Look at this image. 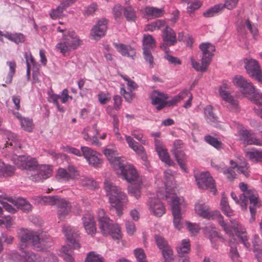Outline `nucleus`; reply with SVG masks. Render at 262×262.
<instances>
[{"mask_svg": "<svg viewBox=\"0 0 262 262\" xmlns=\"http://www.w3.org/2000/svg\"><path fill=\"white\" fill-rule=\"evenodd\" d=\"M197 185L200 189H209L213 194L217 190L214 180L208 172H203L194 174Z\"/></svg>", "mask_w": 262, "mask_h": 262, "instance_id": "9d476101", "label": "nucleus"}, {"mask_svg": "<svg viewBox=\"0 0 262 262\" xmlns=\"http://www.w3.org/2000/svg\"><path fill=\"white\" fill-rule=\"evenodd\" d=\"M12 161L18 168L23 169L32 170L33 172L38 166L37 160L29 156L15 155L12 158Z\"/></svg>", "mask_w": 262, "mask_h": 262, "instance_id": "f8f14e48", "label": "nucleus"}, {"mask_svg": "<svg viewBox=\"0 0 262 262\" xmlns=\"http://www.w3.org/2000/svg\"><path fill=\"white\" fill-rule=\"evenodd\" d=\"M239 187L243 192L242 194L240 195V200L242 202L241 208L243 210H247L248 203L249 201V209L251 215L250 222H254L256 210L261 206L258 195L254 190L248 189L247 185L244 183H240Z\"/></svg>", "mask_w": 262, "mask_h": 262, "instance_id": "20e7f679", "label": "nucleus"}, {"mask_svg": "<svg viewBox=\"0 0 262 262\" xmlns=\"http://www.w3.org/2000/svg\"><path fill=\"white\" fill-rule=\"evenodd\" d=\"M39 202L43 205H56V203L60 198L54 196H47L39 197Z\"/></svg>", "mask_w": 262, "mask_h": 262, "instance_id": "e433bc0d", "label": "nucleus"}, {"mask_svg": "<svg viewBox=\"0 0 262 262\" xmlns=\"http://www.w3.org/2000/svg\"><path fill=\"white\" fill-rule=\"evenodd\" d=\"M156 47V40L150 35H144L143 38V50H152Z\"/></svg>", "mask_w": 262, "mask_h": 262, "instance_id": "f704fd0d", "label": "nucleus"}, {"mask_svg": "<svg viewBox=\"0 0 262 262\" xmlns=\"http://www.w3.org/2000/svg\"><path fill=\"white\" fill-rule=\"evenodd\" d=\"M200 49L202 52L203 56L201 60V64L195 60L193 58H191L192 67L197 71L202 72H206L210 64L213 53L215 51V47L209 42H203L200 45Z\"/></svg>", "mask_w": 262, "mask_h": 262, "instance_id": "6e6552de", "label": "nucleus"}, {"mask_svg": "<svg viewBox=\"0 0 262 262\" xmlns=\"http://www.w3.org/2000/svg\"><path fill=\"white\" fill-rule=\"evenodd\" d=\"M80 184L89 189H93L97 188L98 186L97 183L93 179L88 177H82L80 179Z\"/></svg>", "mask_w": 262, "mask_h": 262, "instance_id": "ea45409f", "label": "nucleus"}, {"mask_svg": "<svg viewBox=\"0 0 262 262\" xmlns=\"http://www.w3.org/2000/svg\"><path fill=\"white\" fill-rule=\"evenodd\" d=\"M175 157L177 161L180 165L181 168L184 171H186V166L185 165V155L183 151H178L175 152Z\"/></svg>", "mask_w": 262, "mask_h": 262, "instance_id": "603ef678", "label": "nucleus"}, {"mask_svg": "<svg viewBox=\"0 0 262 262\" xmlns=\"http://www.w3.org/2000/svg\"><path fill=\"white\" fill-rule=\"evenodd\" d=\"M183 198L173 195L171 198L170 206L174 227L180 230L183 228L182 210L185 207Z\"/></svg>", "mask_w": 262, "mask_h": 262, "instance_id": "1a4fd4ad", "label": "nucleus"}, {"mask_svg": "<svg viewBox=\"0 0 262 262\" xmlns=\"http://www.w3.org/2000/svg\"><path fill=\"white\" fill-rule=\"evenodd\" d=\"M107 20L106 19L99 20L91 30V36L94 39H98L103 36L107 30Z\"/></svg>", "mask_w": 262, "mask_h": 262, "instance_id": "4be33fe9", "label": "nucleus"}, {"mask_svg": "<svg viewBox=\"0 0 262 262\" xmlns=\"http://www.w3.org/2000/svg\"><path fill=\"white\" fill-rule=\"evenodd\" d=\"M245 67L248 74L262 84V70L258 62L255 59L247 60Z\"/></svg>", "mask_w": 262, "mask_h": 262, "instance_id": "2eb2a0df", "label": "nucleus"}, {"mask_svg": "<svg viewBox=\"0 0 262 262\" xmlns=\"http://www.w3.org/2000/svg\"><path fill=\"white\" fill-rule=\"evenodd\" d=\"M230 164L232 168H229L226 170H224L223 173L226 176L227 178L230 181H233L236 178V174L233 169L237 168V171L239 173H243L245 177H248L249 175V167L248 164L245 160H241L240 163L236 162L233 160H230Z\"/></svg>", "mask_w": 262, "mask_h": 262, "instance_id": "9b49d317", "label": "nucleus"}, {"mask_svg": "<svg viewBox=\"0 0 262 262\" xmlns=\"http://www.w3.org/2000/svg\"><path fill=\"white\" fill-rule=\"evenodd\" d=\"M97 219L99 229L102 233L106 236L111 235L116 240H119L122 237L120 227L115 224L106 215L104 209H99L97 212Z\"/></svg>", "mask_w": 262, "mask_h": 262, "instance_id": "423d86ee", "label": "nucleus"}, {"mask_svg": "<svg viewBox=\"0 0 262 262\" xmlns=\"http://www.w3.org/2000/svg\"><path fill=\"white\" fill-rule=\"evenodd\" d=\"M161 251L165 262H171L173 259V251L169 246L166 247Z\"/></svg>", "mask_w": 262, "mask_h": 262, "instance_id": "5fc2aeb1", "label": "nucleus"}, {"mask_svg": "<svg viewBox=\"0 0 262 262\" xmlns=\"http://www.w3.org/2000/svg\"><path fill=\"white\" fill-rule=\"evenodd\" d=\"M253 250L258 262H262V249L261 239L258 235H255L252 240Z\"/></svg>", "mask_w": 262, "mask_h": 262, "instance_id": "c85d7f7f", "label": "nucleus"}, {"mask_svg": "<svg viewBox=\"0 0 262 262\" xmlns=\"http://www.w3.org/2000/svg\"><path fill=\"white\" fill-rule=\"evenodd\" d=\"M131 135L137 140L141 142L142 144L146 145L147 144L146 140L142 139L143 134L141 130L139 129H134L132 130Z\"/></svg>", "mask_w": 262, "mask_h": 262, "instance_id": "bf43d9fd", "label": "nucleus"}, {"mask_svg": "<svg viewBox=\"0 0 262 262\" xmlns=\"http://www.w3.org/2000/svg\"><path fill=\"white\" fill-rule=\"evenodd\" d=\"M125 140L128 146L138 154H143L145 152L144 147L129 136H125Z\"/></svg>", "mask_w": 262, "mask_h": 262, "instance_id": "c756f323", "label": "nucleus"}, {"mask_svg": "<svg viewBox=\"0 0 262 262\" xmlns=\"http://www.w3.org/2000/svg\"><path fill=\"white\" fill-rule=\"evenodd\" d=\"M164 179L165 180V182H164L165 186V189L166 191V194L165 195L166 199H167L169 196L167 194V190H168V187L169 186V184L171 183L172 180H173V176L172 172V171L170 169L166 170L164 172Z\"/></svg>", "mask_w": 262, "mask_h": 262, "instance_id": "3c124183", "label": "nucleus"}, {"mask_svg": "<svg viewBox=\"0 0 262 262\" xmlns=\"http://www.w3.org/2000/svg\"><path fill=\"white\" fill-rule=\"evenodd\" d=\"M191 93L188 90H184L178 95L173 97L170 101H169L170 104L173 105L179 102L180 101L183 100L187 97H189Z\"/></svg>", "mask_w": 262, "mask_h": 262, "instance_id": "de8ad7c7", "label": "nucleus"}, {"mask_svg": "<svg viewBox=\"0 0 262 262\" xmlns=\"http://www.w3.org/2000/svg\"><path fill=\"white\" fill-rule=\"evenodd\" d=\"M226 103L227 107L232 112H237L239 111L238 101L234 99L231 94H223L221 97Z\"/></svg>", "mask_w": 262, "mask_h": 262, "instance_id": "cd10ccee", "label": "nucleus"}, {"mask_svg": "<svg viewBox=\"0 0 262 262\" xmlns=\"http://www.w3.org/2000/svg\"><path fill=\"white\" fill-rule=\"evenodd\" d=\"M223 10L222 4H219L214 6L203 13V16L205 17H211L221 12Z\"/></svg>", "mask_w": 262, "mask_h": 262, "instance_id": "a19ab883", "label": "nucleus"}, {"mask_svg": "<svg viewBox=\"0 0 262 262\" xmlns=\"http://www.w3.org/2000/svg\"><path fill=\"white\" fill-rule=\"evenodd\" d=\"M8 202L12 203L14 206H16L25 212H29L32 209L31 205L23 198H18L17 200L12 198L8 199Z\"/></svg>", "mask_w": 262, "mask_h": 262, "instance_id": "bb28decb", "label": "nucleus"}, {"mask_svg": "<svg viewBox=\"0 0 262 262\" xmlns=\"http://www.w3.org/2000/svg\"><path fill=\"white\" fill-rule=\"evenodd\" d=\"M123 14L128 21H135L136 19V11L130 6L124 8Z\"/></svg>", "mask_w": 262, "mask_h": 262, "instance_id": "4c0bfd02", "label": "nucleus"}, {"mask_svg": "<svg viewBox=\"0 0 262 262\" xmlns=\"http://www.w3.org/2000/svg\"><path fill=\"white\" fill-rule=\"evenodd\" d=\"M143 57L150 68H153L155 64L154 58L151 53V50H143Z\"/></svg>", "mask_w": 262, "mask_h": 262, "instance_id": "864d4df0", "label": "nucleus"}, {"mask_svg": "<svg viewBox=\"0 0 262 262\" xmlns=\"http://www.w3.org/2000/svg\"><path fill=\"white\" fill-rule=\"evenodd\" d=\"M155 148L161 161L168 165H172L173 162L170 159L167 150L160 140L155 139Z\"/></svg>", "mask_w": 262, "mask_h": 262, "instance_id": "393cba45", "label": "nucleus"}, {"mask_svg": "<svg viewBox=\"0 0 262 262\" xmlns=\"http://www.w3.org/2000/svg\"><path fill=\"white\" fill-rule=\"evenodd\" d=\"M8 140L6 142V147L9 146H14V147L20 148V144L18 142L16 135L14 133H10L8 134Z\"/></svg>", "mask_w": 262, "mask_h": 262, "instance_id": "37998d69", "label": "nucleus"}, {"mask_svg": "<svg viewBox=\"0 0 262 262\" xmlns=\"http://www.w3.org/2000/svg\"><path fill=\"white\" fill-rule=\"evenodd\" d=\"M52 172L51 166L46 165H38L34 171V174H32L30 176V179L32 181L39 182L48 178L51 175Z\"/></svg>", "mask_w": 262, "mask_h": 262, "instance_id": "dca6fc26", "label": "nucleus"}, {"mask_svg": "<svg viewBox=\"0 0 262 262\" xmlns=\"http://www.w3.org/2000/svg\"><path fill=\"white\" fill-rule=\"evenodd\" d=\"M120 93L122 95H123L126 101L128 102H131L135 96L133 91H126L124 85H123L120 89Z\"/></svg>", "mask_w": 262, "mask_h": 262, "instance_id": "e2e57ef3", "label": "nucleus"}, {"mask_svg": "<svg viewBox=\"0 0 262 262\" xmlns=\"http://www.w3.org/2000/svg\"><path fill=\"white\" fill-rule=\"evenodd\" d=\"M20 262H40L39 257L32 252L24 251L20 255Z\"/></svg>", "mask_w": 262, "mask_h": 262, "instance_id": "2f4dec72", "label": "nucleus"}, {"mask_svg": "<svg viewBox=\"0 0 262 262\" xmlns=\"http://www.w3.org/2000/svg\"><path fill=\"white\" fill-rule=\"evenodd\" d=\"M162 38L164 43L161 48L166 49L165 46H173L177 42L176 33L168 26H166L163 31Z\"/></svg>", "mask_w": 262, "mask_h": 262, "instance_id": "5701e85b", "label": "nucleus"}, {"mask_svg": "<svg viewBox=\"0 0 262 262\" xmlns=\"http://www.w3.org/2000/svg\"><path fill=\"white\" fill-rule=\"evenodd\" d=\"M147 205L150 212L157 217L162 216L165 212V207L158 198H151Z\"/></svg>", "mask_w": 262, "mask_h": 262, "instance_id": "aec40b11", "label": "nucleus"}, {"mask_svg": "<svg viewBox=\"0 0 262 262\" xmlns=\"http://www.w3.org/2000/svg\"><path fill=\"white\" fill-rule=\"evenodd\" d=\"M134 254L138 262H147L145 254L142 249H136L134 250Z\"/></svg>", "mask_w": 262, "mask_h": 262, "instance_id": "680f3d73", "label": "nucleus"}, {"mask_svg": "<svg viewBox=\"0 0 262 262\" xmlns=\"http://www.w3.org/2000/svg\"><path fill=\"white\" fill-rule=\"evenodd\" d=\"M7 64L9 67L10 71L6 78V83L9 84L11 83L13 77L15 73L16 64L14 61H7Z\"/></svg>", "mask_w": 262, "mask_h": 262, "instance_id": "c03bdc74", "label": "nucleus"}, {"mask_svg": "<svg viewBox=\"0 0 262 262\" xmlns=\"http://www.w3.org/2000/svg\"><path fill=\"white\" fill-rule=\"evenodd\" d=\"M246 157L252 161H262V151L252 148L245 151Z\"/></svg>", "mask_w": 262, "mask_h": 262, "instance_id": "72a5a7b5", "label": "nucleus"}, {"mask_svg": "<svg viewBox=\"0 0 262 262\" xmlns=\"http://www.w3.org/2000/svg\"><path fill=\"white\" fill-rule=\"evenodd\" d=\"M205 140L208 144L211 145L217 149L222 148V143L219 141L216 138H214L211 136L208 135L205 137Z\"/></svg>", "mask_w": 262, "mask_h": 262, "instance_id": "6e6d98bb", "label": "nucleus"}, {"mask_svg": "<svg viewBox=\"0 0 262 262\" xmlns=\"http://www.w3.org/2000/svg\"><path fill=\"white\" fill-rule=\"evenodd\" d=\"M21 124V127L24 130L29 132H32L33 128L32 120L26 118H18Z\"/></svg>", "mask_w": 262, "mask_h": 262, "instance_id": "8fccbe9b", "label": "nucleus"}, {"mask_svg": "<svg viewBox=\"0 0 262 262\" xmlns=\"http://www.w3.org/2000/svg\"><path fill=\"white\" fill-rule=\"evenodd\" d=\"M82 222L86 232L90 235H94L96 232V223L94 215L90 213L85 214L82 217Z\"/></svg>", "mask_w": 262, "mask_h": 262, "instance_id": "b1692460", "label": "nucleus"}, {"mask_svg": "<svg viewBox=\"0 0 262 262\" xmlns=\"http://www.w3.org/2000/svg\"><path fill=\"white\" fill-rule=\"evenodd\" d=\"M258 106H262V93L255 90L252 95L248 98Z\"/></svg>", "mask_w": 262, "mask_h": 262, "instance_id": "09e8293b", "label": "nucleus"}, {"mask_svg": "<svg viewBox=\"0 0 262 262\" xmlns=\"http://www.w3.org/2000/svg\"><path fill=\"white\" fill-rule=\"evenodd\" d=\"M104 155L107 157L112 167L116 170L123 169L125 165L124 164V160L118 156L117 151L113 149L106 148L103 150Z\"/></svg>", "mask_w": 262, "mask_h": 262, "instance_id": "4468645a", "label": "nucleus"}, {"mask_svg": "<svg viewBox=\"0 0 262 262\" xmlns=\"http://www.w3.org/2000/svg\"><path fill=\"white\" fill-rule=\"evenodd\" d=\"M57 30L62 33V40L56 45V49L63 56L69 55L71 51L77 49L83 44L82 40L74 31L60 27H58Z\"/></svg>", "mask_w": 262, "mask_h": 262, "instance_id": "7ed1b4c3", "label": "nucleus"}, {"mask_svg": "<svg viewBox=\"0 0 262 262\" xmlns=\"http://www.w3.org/2000/svg\"><path fill=\"white\" fill-rule=\"evenodd\" d=\"M15 169L14 166L6 164L0 160V176L11 177L14 174Z\"/></svg>", "mask_w": 262, "mask_h": 262, "instance_id": "7c9ffc66", "label": "nucleus"}, {"mask_svg": "<svg viewBox=\"0 0 262 262\" xmlns=\"http://www.w3.org/2000/svg\"><path fill=\"white\" fill-rule=\"evenodd\" d=\"M48 101L50 103H53L55 105H58L59 103L58 100L60 99V95L55 94L52 90H51L48 92Z\"/></svg>", "mask_w": 262, "mask_h": 262, "instance_id": "69168bd1", "label": "nucleus"}, {"mask_svg": "<svg viewBox=\"0 0 262 262\" xmlns=\"http://www.w3.org/2000/svg\"><path fill=\"white\" fill-rule=\"evenodd\" d=\"M232 82L234 85L240 89L241 93L247 98L250 96L256 90L253 84L241 75L233 77Z\"/></svg>", "mask_w": 262, "mask_h": 262, "instance_id": "ddd939ff", "label": "nucleus"}, {"mask_svg": "<svg viewBox=\"0 0 262 262\" xmlns=\"http://www.w3.org/2000/svg\"><path fill=\"white\" fill-rule=\"evenodd\" d=\"M165 25V21L164 20L159 19L156 21L147 25L145 27V30L149 31H154L156 30H159Z\"/></svg>", "mask_w": 262, "mask_h": 262, "instance_id": "49530a36", "label": "nucleus"}, {"mask_svg": "<svg viewBox=\"0 0 262 262\" xmlns=\"http://www.w3.org/2000/svg\"><path fill=\"white\" fill-rule=\"evenodd\" d=\"M123 9L122 7L119 5H116L114 6L113 13L116 20L119 21L122 19Z\"/></svg>", "mask_w": 262, "mask_h": 262, "instance_id": "052dcab7", "label": "nucleus"}, {"mask_svg": "<svg viewBox=\"0 0 262 262\" xmlns=\"http://www.w3.org/2000/svg\"><path fill=\"white\" fill-rule=\"evenodd\" d=\"M190 243L188 239H183L182 243L177 248V251L180 256H183V255L187 253L190 250Z\"/></svg>", "mask_w": 262, "mask_h": 262, "instance_id": "58836bf2", "label": "nucleus"}, {"mask_svg": "<svg viewBox=\"0 0 262 262\" xmlns=\"http://www.w3.org/2000/svg\"><path fill=\"white\" fill-rule=\"evenodd\" d=\"M97 124H94L92 127H86L82 131L84 139L86 141H92V144L97 146H100L101 143L99 141L97 136L99 134V130L97 128Z\"/></svg>", "mask_w": 262, "mask_h": 262, "instance_id": "a211bd4d", "label": "nucleus"}, {"mask_svg": "<svg viewBox=\"0 0 262 262\" xmlns=\"http://www.w3.org/2000/svg\"><path fill=\"white\" fill-rule=\"evenodd\" d=\"M195 210L198 215L204 218L210 219L214 215L218 217L219 224L227 234L231 236L235 233L247 249L250 248V244L246 230L237 221L231 220V226H227L219 211L210 212L209 207L204 204H196Z\"/></svg>", "mask_w": 262, "mask_h": 262, "instance_id": "f257e3e1", "label": "nucleus"}, {"mask_svg": "<svg viewBox=\"0 0 262 262\" xmlns=\"http://www.w3.org/2000/svg\"><path fill=\"white\" fill-rule=\"evenodd\" d=\"M5 37L17 44L23 42L25 40V36L20 33L12 34L7 32L5 35Z\"/></svg>", "mask_w": 262, "mask_h": 262, "instance_id": "79ce46f5", "label": "nucleus"}, {"mask_svg": "<svg viewBox=\"0 0 262 262\" xmlns=\"http://www.w3.org/2000/svg\"><path fill=\"white\" fill-rule=\"evenodd\" d=\"M64 5V3L62 2L56 9L52 10L50 13V17L52 19H55L61 16L63 10L68 7H66Z\"/></svg>", "mask_w": 262, "mask_h": 262, "instance_id": "a18cd8bd", "label": "nucleus"}, {"mask_svg": "<svg viewBox=\"0 0 262 262\" xmlns=\"http://www.w3.org/2000/svg\"><path fill=\"white\" fill-rule=\"evenodd\" d=\"M145 13L152 18L162 17L164 13L163 9H159L154 7H146L144 9Z\"/></svg>", "mask_w": 262, "mask_h": 262, "instance_id": "473e14b6", "label": "nucleus"}, {"mask_svg": "<svg viewBox=\"0 0 262 262\" xmlns=\"http://www.w3.org/2000/svg\"><path fill=\"white\" fill-rule=\"evenodd\" d=\"M201 5V3L198 0L189 2L188 3L187 10L189 12L191 13L200 8Z\"/></svg>", "mask_w": 262, "mask_h": 262, "instance_id": "774afa93", "label": "nucleus"}, {"mask_svg": "<svg viewBox=\"0 0 262 262\" xmlns=\"http://www.w3.org/2000/svg\"><path fill=\"white\" fill-rule=\"evenodd\" d=\"M100 156V154L97 152V154H95L86 161L90 165L95 167H99L102 164V160L99 158Z\"/></svg>", "mask_w": 262, "mask_h": 262, "instance_id": "4d7b16f0", "label": "nucleus"}, {"mask_svg": "<svg viewBox=\"0 0 262 262\" xmlns=\"http://www.w3.org/2000/svg\"><path fill=\"white\" fill-rule=\"evenodd\" d=\"M204 114L207 121L210 124L215 123L217 121V117L213 112V107L208 105L204 108Z\"/></svg>", "mask_w": 262, "mask_h": 262, "instance_id": "c9c22d12", "label": "nucleus"}, {"mask_svg": "<svg viewBox=\"0 0 262 262\" xmlns=\"http://www.w3.org/2000/svg\"><path fill=\"white\" fill-rule=\"evenodd\" d=\"M150 98L152 104L157 106L156 109L158 111L163 109L167 103V95L157 91H154L151 93Z\"/></svg>", "mask_w": 262, "mask_h": 262, "instance_id": "6ab92c4d", "label": "nucleus"}, {"mask_svg": "<svg viewBox=\"0 0 262 262\" xmlns=\"http://www.w3.org/2000/svg\"><path fill=\"white\" fill-rule=\"evenodd\" d=\"M114 46L122 55L133 57L136 55L135 50L130 46L123 43H113Z\"/></svg>", "mask_w": 262, "mask_h": 262, "instance_id": "a878e982", "label": "nucleus"}, {"mask_svg": "<svg viewBox=\"0 0 262 262\" xmlns=\"http://www.w3.org/2000/svg\"><path fill=\"white\" fill-rule=\"evenodd\" d=\"M58 208L57 215L60 221L63 220L71 211L72 206L71 203L63 198H60L56 203Z\"/></svg>", "mask_w": 262, "mask_h": 262, "instance_id": "412c9836", "label": "nucleus"}, {"mask_svg": "<svg viewBox=\"0 0 262 262\" xmlns=\"http://www.w3.org/2000/svg\"><path fill=\"white\" fill-rule=\"evenodd\" d=\"M65 236L70 242H72L73 237H74V231L73 228L69 226H64L62 229Z\"/></svg>", "mask_w": 262, "mask_h": 262, "instance_id": "338daca9", "label": "nucleus"}, {"mask_svg": "<svg viewBox=\"0 0 262 262\" xmlns=\"http://www.w3.org/2000/svg\"><path fill=\"white\" fill-rule=\"evenodd\" d=\"M104 189L108 198L111 209H114L117 215L121 216L123 206L128 201L127 195L120 187L108 180L104 181Z\"/></svg>", "mask_w": 262, "mask_h": 262, "instance_id": "f03ea898", "label": "nucleus"}, {"mask_svg": "<svg viewBox=\"0 0 262 262\" xmlns=\"http://www.w3.org/2000/svg\"><path fill=\"white\" fill-rule=\"evenodd\" d=\"M122 178L130 183L128 187L129 194L138 199L140 197L141 188L143 184L142 177L138 173L133 165H125L120 172Z\"/></svg>", "mask_w": 262, "mask_h": 262, "instance_id": "39448f33", "label": "nucleus"}, {"mask_svg": "<svg viewBox=\"0 0 262 262\" xmlns=\"http://www.w3.org/2000/svg\"><path fill=\"white\" fill-rule=\"evenodd\" d=\"M81 150L82 155L84 156L86 160L94 156L95 154H97V151L87 146H81Z\"/></svg>", "mask_w": 262, "mask_h": 262, "instance_id": "13d9d810", "label": "nucleus"}, {"mask_svg": "<svg viewBox=\"0 0 262 262\" xmlns=\"http://www.w3.org/2000/svg\"><path fill=\"white\" fill-rule=\"evenodd\" d=\"M239 140L246 145H256L257 138L256 135L251 130H248L245 127L240 126L237 132Z\"/></svg>", "mask_w": 262, "mask_h": 262, "instance_id": "f3484780", "label": "nucleus"}, {"mask_svg": "<svg viewBox=\"0 0 262 262\" xmlns=\"http://www.w3.org/2000/svg\"><path fill=\"white\" fill-rule=\"evenodd\" d=\"M18 237L20 241V248L23 249L32 243L34 246L39 247V245H46V240L49 238V235L46 233L41 232L38 234L37 232L27 229H20L18 232Z\"/></svg>", "mask_w": 262, "mask_h": 262, "instance_id": "0eeeda50", "label": "nucleus"}, {"mask_svg": "<svg viewBox=\"0 0 262 262\" xmlns=\"http://www.w3.org/2000/svg\"><path fill=\"white\" fill-rule=\"evenodd\" d=\"M85 262H104L103 258L94 252H91L87 256Z\"/></svg>", "mask_w": 262, "mask_h": 262, "instance_id": "0e129e2a", "label": "nucleus"}]
</instances>
